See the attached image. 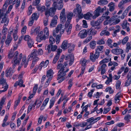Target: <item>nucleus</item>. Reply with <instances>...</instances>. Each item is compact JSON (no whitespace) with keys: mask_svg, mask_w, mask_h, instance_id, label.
I'll return each instance as SVG.
<instances>
[{"mask_svg":"<svg viewBox=\"0 0 131 131\" xmlns=\"http://www.w3.org/2000/svg\"><path fill=\"white\" fill-rule=\"evenodd\" d=\"M73 15V13H69L67 15V18L68 19L66 22H68V23L69 22L70 23V20L71 19Z\"/></svg>","mask_w":131,"mask_h":131,"instance_id":"nucleus-35","label":"nucleus"},{"mask_svg":"<svg viewBox=\"0 0 131 131\" xmlns=\"http://www.w3.org/2000/svg\"><path fill=\"white\" fill-rule=\"evenodd\" d=\"M56 28L60 31V34H62L63 33L64 28L61 24H58Z\"/></svg>","mask_w":131,"mask_h":131,"instance_id":"nucleus-19","label":"nucleus"},{"mask_svg":"<svg viewBox=\"0 0 131 131\" xmlns=\"http://www.w3.org/2000/svg\"><path fill=\"white\" fill-rule=\"evenodd\" d=\"M32 7L31 5H30L28 9L27 14L28 15H30L32 13Z\"/></svg>","mask_w":131,"mask_h":131,"instance_id":"nucleus-61","label":"nucleus"},{"mask_svg":"<svg viewBox=\"0 0 131 131\" xmlns=\"http://www.w3.org/2000/svg\"><path fill=\"white\" fill-rule=\"evenodd\" d=\"M12 68H9L6 71V77L11 76L13 74V72H11Z\"/></svg>","mask_w":131,"mask_h":131,"instance_id":"nucleus-23","label":"nucleus"},{"mask_svg":"<svg viewBox=\"0 0 131 131\" xmlns=\"http://www.w3.org/2000/svg\"><path fill=\"white\" fill-rule=\"evenodd\" d=\"M101 66H99L98 68V71L99 72L101 71V74L103 75L104 74L106 70V65L105 64H103Z\"/></svg>","mask_w":131,"mask_h":131,"instance_id":"nucleus-8","label":"nucleus"},{"mask_svg":"<svg viewBox=\"0 0 131 131\" xmlns=\"http://www.w3.org/2000/svg\"><path fill=\"white\" fill-rule=\"evenodd\" d=\"M27 29L26 26H24L23 27L21 30V33L22 34H24L26 33Z\"/></svg>","mask_w":131,"mask_h":131,"instance_id":"nucleus-60","label":"nucleus"},{"mask_svg":"<svg viewBox=\"0 0 131 131\" xmlns=\"http://www.w3.org/2000/svg\"><path fill=\"white\" fill-rule=\"evenodd\" d=\"M70 45V44L68 43L67 40H64L62 43L61 45V48L63 49H66L69 47Z\"/></svg>","mask_w":131,"mask_h":131,"instance_id":"nucleus-15","label":"nucleus"},{"mask_svg":"<svg viewBox=\"0 0 131 131\" xmlns=\"http://www.w3.org/2000/svg\"><path fill=\"white\" fill-rule=\"evenodd\" d=\"M55 39L52 36H50L49 39V42L50 44H53L55 43Z\"/></svg>","mask_w":131,"mask_h":131,"instance_id":"nucleus-45","label":"nucleus"},{"mask_svg":"<svg viewBox=\"0 0 131 131\" xmlns=\"http://www.w3.org/2000/svg\"><path fill=\"white\" fill-rule=\"evenodd\" d=\"M60 21L62 23H64L66 21V16L65 15V9H63L61 12L60 16Z\"/></svg>","mask_w":131,"mask_h":131,"instance_id":"nucleus-9","label":"nucleus"},{"mask_svg":"<svg viewBox=\"0 0 131 131\" xmlns=\"http://www.w3.org/2000/svg\"><path fill=\"white\" fill-rule=\"evenodd\" d=\"M109 7V10L110 12L113 11L115 8V5L114 3L112 2L110 3L108 5Z\"/></svg>","mask_w":131,"mask_h":131,"instance_id":"nucleus-27","label":"nucleus"},{"mask_svg":"<svg viewBox=\"0 0 131 131\" xmlns=\"http://www.w3.org/2000/svg\"><path fill=\"white\" fill-rule=\"evenodd\" d=\"M72 28V24H70L69 22L68 23V22H66L64 28L67 35H69L70 34Z\"/></svg>","mask_w":131,"mask_h":131,"instance_id":"nucleus-7","label":"nucleus"},{"mask_svg":"<svg viewBox=\"0 0 131 131\" xmlns=\"http://www.w3.org/2000/svg\"><path fill=\"white\" fill-rule=\"evenodd\" d=\"M13 7L12 5H10L8 8L7 11L3 7V9L0 10V19H2L1 23H5L4 25L6 26L7 25L9 21V19L7 18L6 15L8 14L11 11Z\"/></svg>","mask_w":131,"mask_h":131,"instance_id":"nucleus-2","label":"nucleus"},{"mask_svg":"<svg viewBox=\"0 0 131 131\" xmlns=\"http://www.w3.org/2000/svg\"><path fill=\"white\" fill-rule=\"evenodd\" d=\"M20 2V1L19 0H14L13 2V4H16L15 5V8H17L19 5Z\"/></svg>","mask_w":131,"mask_h":131,"instance_id":"nucleus-38","label":"nucleus"},{"mask_svg":"<svg viewBox=\"0 0 131 131\" xmlns=\"http://www.w3.org/2000/svg\"><path fill=\"white\" fill-rule=\"evenodd\" d=\"M53 70L51 69H50L47 72V77L48 78H51V79L53 76Z\"/></svg>","mask_w":131,"mask_h":131,"instance_id":"nucleus-22","label":"nucleus"},{"mask_svg":"<svg viewBox=\"0 0 131 131\" xmlns=\"http://www.w3.org/2000/svg\"><path fill=\"white\" fill-rule=\"evenodd\" d=\"M89 31L90 34L92 36H94L96 34V31L94 29H90Z\"/></svg>","mask_w":131,"mask_h":131,"instance_id":"nucleus-55","label":"nucleus"},{"mask_svg":"<svg viewBox=\"0 0 131 131\" xmlns=\"http://www.w3.org/2000/svg\"><path fill=\"white\" fill-rule=\"evenodd\" d=\"M37 51L36 50H34L33 52H32L29 57H36L37 55Z\"/></svg>","mask_w":131,"mask_h":131,"instance_id":"nucleus-42","label":"nucleus"},{"mask_svg":"<svg viewBox=\"0 0 131 131\" xmlns=\"http://www.w3.org/2000/svg\"><path fill=\"white\" fill-rule=\"evenodd\" d=\"M37 9L38 11H41V12H43L44 10L45 11L46 10L45 7V6H37Z\"/></svg>","mask_w":131,"mask_h":131,"instance_id":"nucleus-44","label":"nucleus"},{"mask_svg":"<svg viewBox=\"0 0 131 131\" xmlns=\"http://www.w3.org/2000/svg\"><path fill=\"white\" fill-rule=\"evenodd\" d=\"M85 66H82L81 67V72L80 74L78 75V77H79L80 76H82L83 74V73H84V72L85 71Z\"/></svg>","mask_w":131,"mask_h":131,"instance_id":"nucleus-52","label":"nucleus"},{"mask_svg":"<svg viewBox=\"0 0 131 131\" xmlns=\"http://www.w3.org/2000/svg\"><path fill=\"white\" fill-rule=\"evenodd\" d=\"M88 124V122H82L79 124L78 125L79 126H80L82 127H84L85 126L87 125Z\"/></svg>","mask_w":131,"mask_h":131,"instance_id":"nucleus-62","label":"nucleus"},{"mask_svg":"<svg viewBox=\"0 0 131 131\" xmlns=\"http://www.w3.org/2000/svg\"><path fill=\"white\" fill-rule=\"evenodd\" d=\"M51 80V78H49L45 82V84L44 86V87L46 88L49 85L50 82Z\"/></svg>","mask_w":131,"mask_h":131,"instance_id":"nucleus-58","label":"nucleus"},{"mask_svg":"<svg viewBox=\"0 0 131 131\" xmlns=\"http://www.w3.org/2000/svg\"><path fill=\"white\" fill-rule=\"evenodd\" d=\"M104 46H99L97 47L96 50V51L99 52L102 51L104 49Z\"/></svg>","mask_w":131,"mask_h":131,"instance_id":"nucleus-43","label":"nucleus"},{"mask_svg":"<svg viewBox=\"0 0 131 131\" xmlns=\"http://www.w3.org/2000/svg\"><path fill=\"white\" fill-rule=\"evenodd\" d=\"M96 43L98 45H101L104 44L105 43V41L103 39H101L97 41Z\"/></svg>","mask_w":131,"mask_h":131,"instance_id":"nucleus-53","label":"nucleus"},{"mask_svg":"<svg viewBox=\"0 0 131 131\" xmlns=\"http://www.w3.org/2000/svg\"><path fill=\"white\" fill-rule=\"evenodd\" d=\"M96 45V42L95 40L91 41L90 43V47L92 49H94L95 48Z\"/></svg>","mask_w":131,"mask_h":131,"instance_id":"nucleus-28","label":"nucleus"},{"mask_svg":"<svg viewBox=\"0 0 131 131\" xmlns=\"http://www.w3.org/2000/svg\"><path fill=\"white\" fill-rule=\"evenodd\" d=\"M43 32L41 31L38 33V37L37 38V41L39 42H40L41 41L45 40L46 39V37L44 35L42 36Z\"/></svg>","mask_w":131,"mask_h":131,"instance_id":"nucleus-6","label":"nucleus"},{"mask_svg":"<svg viewBox=\"0 0 131 131\" xmlns=\"http://www.w3.org/2000/svg\"><path fill=\"white\" fill-rule=\"evenodd\" d=\"M67 66V64L66 62L64 63V65L61 68L60 70L58 73L57 80H58L60 79L61 78L64 76L66 75V72L69 70V69H67L65 71H64V68Z\"/></svg>","mask_w":131,"mask_h":131,"instance_id":"nucleus-3","label":"nucleus"},{"mask_svg":"<svg viewBox=\"0 0 131 131\" xmlns=\"http://www.w3.org/2000/svg\"><path fill=\"white\" fill-rule=\"evenodd\" d=\"M123 29H126V27H129V24L127 22V20L124 21L123 24L122 25Z\"/></svg>","mask_w":131,"mask_h":131,"instance_id":"nucleus-32","label":"nucleus"},{"mask_svg":"<svg viewBox=\"0 0 131 131\" xmlns=\"http://www.w3.org/2000/svg\"><path fill=\"white\" fill-rule=\"evenodd\" d=\"M92 14L90 13H88L87 14H85L84 15V18L86 19H89L92 17Z\"/></svg>","mask_w":131,"mask_h":131,"instance_id":"nucleus-31","label":"nucleus"},{"mask_svg":"<svg viewBox=\"0 0 131 131\" xmlns=\"http://www.w3.org/2000/svg\"><path fill=\"white\" fill-rule=\"evenodd\" d=\"M20 99L19 98L18 99L15 101V105L14 106V109H15L17 106L19 104L20 102Z\"/></svg>","mask_w":131,"mask_h":131,"instance_id":"nucleus-50","label":"nucleus"},{"mask_svg":"<svg viewBox=\"0 0 131 131\" xmlns=\"http://www.w3.org/2000/svg\"><path fill=\"white\" fill-rule=\"evenodd\" d=\"M81 6L78 4L77 5L76 8L74 9L73 13L74 14L78 15L79 18L81 19L83 16Z\"/></svg>","mask_w":131,"mask_h":131,"instance_id":"nucleus-4","label":"nucleus"},{"mask_svg":"<svg viewBox=\"0 0 131 131\" xmlns=\"http://www.w3.org/2000/svg\"><path fill=\"white\" fill-rule=\"evenodd\" d=\"M109 58H105L100 62V64H104L105 63L108 62L110 61H111V58L110 59H109Z\"/></svg>","mask_w":131,"mask_h":131,"instance_id":"nucleus-34","label":"nucleus"},{"mask_svg":"<svg viewBox=\"0 0 131 131\" xmlns=\"http://www.w3.org/2000/svg\"><path fill=\"white\" fill-rule=\"evenodd\" d=\"M38 18V16L37 15V14L36 13H35L32 15L31 19H33L34 20H36Z\"/></svg>","mask_w":131,"mask_h":131,"instance_id":"nucleus-54","label":"nucleus"},{"mask_svg":"<svg viewBox=\"0 0 131 131\" xmlns=\"http://www.w3.org/2000/svg\"><path fill=\"white\" fill-rule=\"evenodd\" d=\"M106 9V7L105 6L103 8H101L100 7L97 8L94 12V15L92 17L93 19H95L100 15V13H102Z\"/></svg>","mask_w":131,"mask_h":131,"instance_id":"nucleus-5","label":"nucleus"},{"mask_svg":"<svg viewBox=\"0 0 131 131\" xmlns=\"http://www.w3.org/2000/svg\"><path fill=\"white\" fill-rule=\"evenodd\" d=\"M23 81L22 79H20L18 81H17L15 83L14 86L15 87L17 86L18 85L20 87H25V85L23 84Z\"/></svg>","mask_w":131,"mask_h":131,"instance_id":"nucleus-16","label":"nucleus"},{"mask_svg":"<svg viewBox=\"0 0 131 131\" xmlns=\"http://www.w3.org/2000/svg\"><path fill=\"white\" fill-rule=\"evenodd\" d=\"M128 13L127 10H125L122 14L121 16V18L122 19H123L124 18L125 16L127 15Z\"/></svg>","mask_w":131,"mask_h":131,"instance_id":"nucleus-63","label":"nucleus"},{"mask_svg":"<svg viewBox=\"0 0 131 131\" xmlns=\"http://www.w3.org/2000/svg\"><path fill=\"white\" fill-rule=\"evenodd\" d=\"M103 21V19H100L94 23V25L96 26H97Z\"/></svg>","mask_w":131,"mask_h":131,"instance_id":"nucleus-51","label":"nucleus"},{"mask_svg":"<svg viewBox=\"0 0 131 131\" xmlns=\"http://www.w3.org/2000/svg\"><path fill=\"white\" fill-rule=\"evenodd\" d=\"M64 58H61L59 60V61L58 62V64L57 67V69H60L64 65H62L61 63L63 60Z\"/></svg>","mask_w":131,"mask_h":131,"instance_id":"nucleus-24","label":"nucleus"},{"mask_svg":"<svg viewBox=\"0 0 131 131\" xmlns=\"http://www.w3.org/2000/svg\"><path fill=\"white\" fill-rule=\"evenodd\" d=\"M121 96V92H119L116 95L114 98L115 103H118L119 102V98Z\"/></svg>","mask_w":131,"mask_h":131,"instance_id":"nucleus-17","label":"nucleus"},{"mask_svg":"<svg viewBox=\"0 0 131 131\" xmlns=\"http://www.w3.org/2000/svg\"><path fill=\"white\" fill-rule=\"evenodd\" d=\"M69 0H53V2L52 7L49 9L47 8L45 11V14L46 17L49 16L52 17L55 14L57 9L60 10L63 7V2L64 1L65 2H67Z\"/></svg>","mask_w":131,"mask_h":131,"instance_id":"nucleus-1","label":"nucleus"},{"mask_svg":"<svg viewBox=\"0 0 131 131\" xmlns=\"http://www.w3.org/2000/svg\"><path fill=\"white\" fill-rule=\"evenodd\" d=\"M131 50V41L128 42L126 44V51L128 52L129 50Z\"/></svg>","mask_w":131,"mask_h":131,"instance_id":"nucleus-37","label":"nucleus"},{"mask_svg":"<svg viewBox=\"0 0 131 131\" xmlns=\"http://www.w3.org/2000/svg\"><path fill=\"white\" fill-rule=\"evenodd\" d=\"M58 16L57 15H55L52 20L51 22L50 25V27H55L57 23V20L58 19Z\"/></svg>","mask_w":131,"mask_h":131,"instance_id":"nucleus-11","label":"nucleus"},{"mask_svg":"<svg viewBox=\"0 0 131 131\" xmlns=\"http://www.w3.org/2000/svg\"><path fill=\"white\" fill-rule=\"evenodd\" d=\"M99 52L98 51H96V50L95 54L92 53H90V57H98L99 56Z\"/></svg>","mask_w":131,"mask_h":131,"instance_id":"nucleus-30","label":"nucleus"},{"mask_svg":"<svg viewBox=\"0 0 131 131\" xmlns=\"http://www.w3.org/2000/svg\"><path fill=\"white\" fill-rule=\"evenodd\" d=\"M88 31L85 29L82 30L78 34V37L81 39H83L87 36Z\"/></svg>","mask_w":131,"mask_h":131,"instance_id":"nucleus-10","label":"nucleus"},{"mask_svg":"<svg viewBox=\"0 0 131 131\" xmlns=\"http://www.w3.org/2000/svg\"><path fill=\"white\" fill-rule=\"evenodd\" d=\"M116 16H114L110 19V20L111 22H112V24L113 25H116L119 23L120 20L119 19H116Z\"/></svg>","mask_w":131,"mask_h":131,"instance_id":"nucleus-14","label":"nucleus"},{"mask_svg":"<svg viewBox=\"0 0 131 131\" xmlns=\"http://www.w3.org/2000/svg\"><path fill=\"white\" fill-rule=\"evenodd\" d=\"M12 30L8 34L7 38L5 41V43L7 46H9L12 39V38L11 37V34L12 32Z\"/></svg>","mask_w":131,"mask_h":131,"instance_id":"nucleus-13","label":"nucleus"},{"mask_svg":"<svg viewBox=\"0 0 131 131\" xmlns=\"http://www.w3.org/2000/svg\"><path fill=\"white\" fill-rule=\"evenodd\" d=\"M24 39L25 41H27V42L30 41L32 39L31 37L29 35H25L24 37Z\"/></svg>","mask_w":131,"mask_h":131,"instance_id":"nucleus-41","label":"nucleus"},{"mask_svg":"<svg viewBox=\"0 0 131 131\" xmlns=\"http://www.w3.org/2000/svg\"><path fill=\"white\" fill-rule=\"evenodd\" d=\"M92 36L88 37L85 40H84L83 42V44H85L88 43L92 39Z\"/></svg>","mask_w":131,"mask_h":131,"instance_id":"nucleus-39","label":"nucleus"},{"mask_svg":"<svg viewBox=\"0 0 131 131\" xmlns=\"http://www.w3.org/2000/svg\"><path fill=\"white\" fill-rule=\"evenodd\" d=\"M10 126L12 129H15L16 127L15 124L13 123H11L10 124Z\"/></svg>","mask_w":131,"mask_h":131,"instance_id":"nucleus-64","label":"nucleus"},{"mask_svg":"<svg viewBox=\"0 0 131 131\" xmlns=\"http://www.w3.org/2000/svg\"><path fill=\"white\" fill-rule=\"evenodd\" d=\"M13 0H9L6 1L3 6V8L4 9H6L8 5L11 4Z\"/></svg>","mask_w":131,"mask_h":131,"instance_id":"nucleus-29","label":"nucleus"},{"mask_svg":"<svg viewBox=\"0 0 131 131\" xmlns=\"http://www.w3.org/2000/svg\"><path fill=\"white\" fill-rule=\"evenodd\" d=\"M109 13V12H106L105 13L103 14L102 17L100 19H103V20L105 18L106 19H108L110 18V17L107 16V15Z\"/></svg>","mask_w":131,"mask_h":131,"instance_id":"nucleus-25","label":"nucleus"},{"mask_svg":"<svg viewBox=\"0 0 131 131\" xmlns=\"http://www.w3.org/2000/svg\"><path fill=\"white\" fill-rule=\"evenodd\" d=\"M21 60L20 58H14L12 61L13 68H14L17 65H18Z\"/></svg>","mask_w":131,"mask_h":131,"instance_id":"nucleus-12","label":"nucleus"},{"mask_svg":"<svg viewBox=\"0 0 131 131\" xmlns=\"http://www.w3.org/2000/svg\"><path fill=\"white\" fill-rule=\"evenodd\" d=\"M51 46L52 45L49 44L45 47L46 50H47L48 52L49 53H50L51 51Z\"/></svg>","mask_w":131,"mask_h":131,"instance_id":"nucleus-48","label":"nucleus"},{"mask_svg":"<svg viewBox=\"0 0 131 131\" xmlns=\"http://www.w3.org/2000/svg\"><path fill=\"white\" fill-rule=\"evenodd\" d=\"M129 39L128 37L127 36H126L123 39L122 41V43L123 45H125Z\"/></svg>","mask_w":131,"mask_h":131,"instance_id":"nucleus-47","label":"nucleus"},{"mask_svg":"<svg viewBox=\"0 0 131 131\" xmlns=\"http://www.w3.org/2000/svg\"><path fill=\"white\" fill-rule=\"evenodd\" d=\"M107 3V1L101 0L98 2V4L100 5H104L106 4Z\"/></svg>","mask_w":131,"mask_h":131,"instance_id":"nucleus-49","label":"nucleus"},{"mask_svg":"<svg viewBox=\"0 0 131 131\" xmlns=\"http://www.w3.org/2000/svg\"><path fill=\"white\" fill-rule=\"evenodd\" d=\"M112 41L111 39H108L107 41L108 46L111 48H113V45L112 44Z\"/></svg>","mask_w":131,"mask_h":131,"instance_id":"nucleus-40","label":"nucleus"},{"mask_svg":"<svg viewBox=\"0 0 131 131\" xmlns=\"http://www.w3.org/2000/svg\"><path fill=\"white\" fill-rule=\"evenodd\" d=\"M131 82V78H127V79L125 83V85L127 86L129 85Z\"/></svg>","mask_w":131,"mask_h":131,"instance_id":"nucleus-57","label":"nucleus"},{"mask_svg":"<svg viewBox=\"0 0 131 131\" xmlns=\"http://www.w3.org/2000/svg\"><path fill=\"white\" fill-rule=\"evenodd\" d=\"M87 122H88H88H89L90 124H93L95 123L94 122V119L93 117H91L89 119H87Z\"/></svg>","mask_w":131,"mask_h":131,"instance_id":"nucleus-46","label":"nucleus"},{"mask_svg":"<svg viewBox=\"0 0 131 131\" xmlns=\"http://www.w3.org/2000/svg\"><path fill=\"white\" fill-rule=\"evenodd\" d=\"M62 51V49H58L57 52V53L56 54L55 57H59L60 54Z\"/></svg>","mask_w":131,"mask_h":131,"instance_id":"nucleus-59","label":"nucleus"},{"mask_svg":"<svg viewBox=\"0 0 131 131\" xmlns=\"http://www.w3.org/2000/svg\"><path fill=\"white\" fill-rule=\"evenodd\" d=\"M27 43L28 46L30 48H31L32 47L34 43V41L32 39L27 42Z\"/></svg>","mask_w":131,"mask_h":131,"instance_id":"nucleus-56","label":"nucleus"},{"mask_svg":"<svg viewBox=\"0 0 131 131\" xmlns=\"http://www.w3.org/2000/svg\"><path fill=\"white\" fill-rule=\"evenodd\" d=\"M56 101V98L54 97H52L50 100V102L49 108H51L54 105Z\"/></svg>","mask_w":131,"mask_h":131,"instance_id":"nucleus-26","label":"nucleus"},{"mask_svg":"<svg viewBox=\"0 0 131 131\" xmlns=\"http://www.w3.org/2000/svg\"><path fill=\"white\" fill-rule=\"evenodd\" d=\"M123 51V50L121 49H114L111 51V52L113 53L116 55L119 54Z\"/></svg>","mask_w":131,"mask_h":131,"instance_id":"nucleus-18","label":"nucleus"},{"mask_svg":"<svg viewBox=\"0 0 131 131\" xmlns=\"http://www.w3.org/2000/svg\"><path fill=\"white\" fill-rule=\"evenodd\" d=\"M39 60L38 58H33L32 63L31 65L30 68L32 69L36 63Z\"/></svg>","mask_w":131,"mask_h":131,"instance_id":"nucleus-20","label":"nucleus"},{"mask_svg":"<svg viewBox=\"0 0 131 131\" xmlns=\"http://www.w3.org/2000/svg\"><path fill=\"white\" fill-rule=\"evenodd\" d=\"M44 34L46 36V38H48L49 36V30L48 28L47 27H46L44 30Z\"/></svg>","mask_w":131,"mask_h":131,"instance_id":"nucleus-36","label":"nucleus"},{"mask_svg":"<svg viewBox=\"0 0 131 131\" xmlns=\"http://www.w3.org/2000/svg\"><path fill=\"white\" fill-rule=\"evenodd\" d=\"M49 63V61L48 60H47L45 61V62L42 61L40 64V65L42 67H43L44 68L46 67H47V65Z\"/></svg>","mask_w":131,"mask_h":131,"instance_id":"nucleus-33","label":"nucleus"},{"mask_svg":"<svg viewBox=\"0 0 131 131\" xmlns=\"http://www.w3.org/2000/svg\"><path fill=\"white\" fill-rule=\"evenodd\" d=\"M0 84L2 85V88H4V86H7L8 87V85L7 84L6 80L3 78H1L0 81Z\"/></svg>","mask_w":131,"mask_h":131,"instance_id":"nucleus-21","label":"nucleus"}]
</instances>
